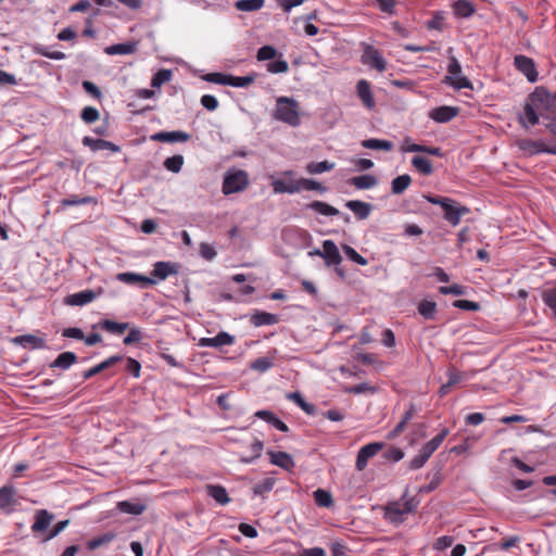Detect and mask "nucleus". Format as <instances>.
<instances>
[{
    "label": "nucleus",
    "mask_w": 556,
    "mask_h": 556,
    "mask_svg": "<svg viewBox=\"0 0 556 556\" xmlns=\"http://www.w3.org/2000/svg\"><path fill=\"white\" fill-rule=\"evenodd\" d=\"M190 139V135L188 132L176 130V131H159L151 136L152 141L157 142H187Z\"/></svg>",
    "instance_id": "ddd939ff"
},
{
    "label": "nucleus",
    "mask_w": 556,
    "mask_h": 556,
    "mask_svg": "<svg viewBox=\"0 0 556 556\" xmlns=\"http://www.w3.org/2000/svg\"><path fill=\"white\" fill-rule=\"evenodd\" d=\"M412 165L422 175L428 176L433 172L431 162L424 157L416 155L412 159Z\"/></svg>",
    "instance_id": "37998d69"
},
{
    "label": "nucleus",
    "mask_w": 556,
    "mask_h": 556,
    "mask_svg": "<svg viewBox=\"0 0 556 556\" xmlns=\"http://www.w3.org/2000/svg\"><path fill=\"white\" fill-rule=\"evenodd\" d=\"M13 342L25 349L38 350L46 348V340L34 334H23L15 337Z\"/></svg>",
    "instance_id": "4be33fe9"
},
{
    "label": "nucleus",
    "mask_w": 556,
    "mask_h": 556,
    "mask_svg": "<svg viewBox=\"0 0 556 556\" xmlns=\"http://www.w3.org/2000/svg\"><path fill=\"white\" fill-rule=\"evenodd\" d=\"M356 91L358 98L367 109H372L375 106V99L369 81L366 79L358 80L356 85Z\"/></svg>",
    "instance_id": "aec40b11"
},
{
    "label": "nucleus",
    "mask_w": 556,
    "mask_h": 556,
    "mask_svg": "<svg viewBox=\"0 0 556 556\" xmlns=\"http://www.w3.org/2000/svg\"><path fill=\"white\" fill-rule=\"evenodd\" d=\"M249 186V174L243 169L227 172L224 176L222 191L225 195L241 192Z\"/></svg>",
    "instance_id": "423d86ee"
},
{
    "label": "nucleus",
    "mask_w": 556,
    "mask_h": 556,
    "mask_svg": "<svg viewBox=\"0 0 556 556\" xmlns=\"http://www.w3.org/2000/svg\"><path fill=\"white\" fill-rule=\"evenodd\" d=\"M542 300L556 316V286L554 288L544 290L542 293Z\"/></svg>",
    "instance_id": "bf43d9fd"
},
{
    "label": "nucleus",
    "mask_w": 556,
    "mask_h": 556,
    "mask_svg": "<svg viewBox=\"0 0 556 556\" xmlns=\"http://www.w3.org/2000/svg\"><path fill=\"white\" fill-rule=\"evenodd\" d=\"M362 46L363 53L361 55V62L379 73L384 72L387 70V61L381 52L371 45L362 43Z\"/></svg>",
    "instance_id": "0eeeda50"
},
{
    "label": "nucleus",
    "mask_w": 556,
    "mask_h": 556,
    "mask_svg": "<svg viewBox=\"0 0 556 556\" xmlns=\"http://www.w3.org/2000/svg\"><path fill=\"white\" fill-rule=\"evenodd\" d=\"M540 116L534 111V108L527 99V102L523 108V113L519 116V124L525 127L529 128L531 126H534L539 123Z\"/></svg>",
    "instance_id": "393cba45"
},
{
    "label": "nucleus",
    "mask_w": 556,
    "mask_h": 556,
    "mask_svg": "<svg viewBox=\"0 0 556 556\" xmlns=\"http://www.w3.org/2000/svg\"><path fill=\"white\" fill-rule=\"evenodd\" d=\"M83 144L90 148L92 151L110 150L112 152H119L121 148L115 143L104 139H93L91 137H84Z\"/></svg>",
    "instance_id": "412c9836"
},
{
    "label": "nucleus",
    "mask_w": 556,
    "mask_h": 556,
    "mask_svg": "<svg viewBox=\"0 0 556 556\" xmlns=\"http://www.w3.org/2000/svg\"><path fill=\"white\" fill-rule=\"evenodd\" d=\"M336 164L329 161L323 162H311L306 165L305 169L308 174H321L324 172H329L334 168Z\"/></svg>",
    "instance_id": "c03bdc74"
},
{
    "label": "nucleus",
    "mask_w": 556,
    "mask_h": 556,
    "mask_svg": "<svg viewBox=\"0 0 556 556\" xmlns=\"http://www.w3.org/2000/svg\"><path fill=\"white\" fill-rule=\"evenodd\" d=\"M412 178L409 175H400L392 180L391 191L393 194H401L409 187Z\"/></svg>",
    "instance_id": "79ce46f5"
},
{
    "label": "nucleus",
    "mask_w": 556,
    "mask_h": 556,
    "mask_svg": "<svg viewBox=\"0 0 556 556\" xmlns=\"http://www.w3.org/2000/svg\"><path fill=\"white\" fill-rule=\"evenodd\" d=\"M446 376H447V383L451 387H454L457 383L467 379V376L464 371H460L453 366L447 369Z\"/></svg>",
    "instance_id": "864d4df0"
},
{
    "label": "nucleus",
    "mask_w": 556,
    "mask_h": 556,
    "mask_svg": "<svg viewBox=\"0 0 556 556\" xmlns=\"http://www.w3.org/2000/svg\"><path fill=\"white\" fill-rule=\"evenodd\" d=\"M16 490L12 485L0 488V509H8L15 505Z\"/></svg>",
    "instance_id": "2f4dec72"
},
{
    "label": "nucleus",
    "mask_w": 556,
    "mask_h": 556,
    "mask_svg": "<svg viewBox=\"0 0 556 556\" xmlns=\"http://www.w3.org/2000/svg\"><path fill=\"white\" fill-rule=\"evenodd\" d=\"M92 201L90 197L79 198L78 195H71L68 198H65L61 201V205L63 207L66 206H73V205H80V204H88Z\"/></svg>",
    "instance_id": "338daca9"
},
{
    "label": "nucleus",
    "mask_w": 556,
    "mask_h": 556,
    "mask_svg": "<svg viewBox=\"0 0 556 556\" xmlns=\"http://www.w3.org/2000/svg\"><path fill=\"white\" fill-rule=\"evenodd\" d=\"M70 523V520H61L43 536L42 542H48L60 534Z\"/></svg>",
    "instance_id": "69168bd1"
},
{
    "label": "nucleus",
    "mask_w": 556,
    "mask_h": 556,
    "mask_svg": "<svg viewBox=\"0 0 556 556\" xmlns=\"http://www.w3.org/2000/svg\"><path fill=\"white\" fill-rule=\"evenodd\" d=\"M528 100L539 116L549 118L555 113V99L543 88H536Z\"/></svg>",
    "instance_id": "20e7f679"
},
{
    "label": "nucleus",
    "mask_w": 556,
    "mask_h": 556,
    "mask_svg": "<svg viewBox=\"0 0 556 556\" xmlns=\"http://www.w3.org/2000/svg\"><path fill=\"white\" fill-rule=\"evenodd\" d=\"M454 543V538L451 535H443L438 538L433 543V548L435 551H443L450 546H452Z\"/></svg>",
    "instance_id": "774afa93"
},
{
    "label": "nucleus",
    "mask_w": 556,
    "mask_h": 556,
    "mask_svg": "<svg viewBox=\"0 0 556 556\" xmlns=\"http://www.w3.org/2000/svg\"><path fill=\"white\" fill-rule=\"evenodd\" d=\"M270 463L275 466H278L285 470L291 471L295 466L292 456L286 452H274L268 451Z\"/></svg>",
    "instance_id": "6ab92c4d"
},
{
    "label": "nucleus",
    "mask_w": 556,
    "mask_h": 556,
    "mask_svg": "<svg viewBox=\"0 0 556 556\" xmlns=\"http://www.w3.org/2000/svg\"><path fill=\"white\" fill-rule=\"evenodd\" d=\"M206 493L212 498L216 501V503L220 505L228 504L231 500L227 493V490L219 484H207L206 485Z\"/></svg>",
    "instance_id": "c85d7f7f"
},
{
    "label": "nucleus",
    "mask_w": 556,
    "mask_h": 556,
    "mask_svg": "<svg viewBox=\"0 0 556 556\" xmlns=\"http://www.w3.org/2000/svg\"><path fill=\"white\" fill-rule=\"evenodd\" d=\"M274 366L273 361L269 357H258L251 362L250 368L258 371V372H265L268 369H270Z\"/></svg>",
    "instance_id": "5fc2aeb1"
},
{
    "label": "nucleus",
    "mask_w": 556,
    "mask_h": 556,
    "mask_svg": "<svg viewBox=\"0 0 556 556\" xmlns=\"http://www.w3.org/2000/svg\"><path fill=\"white\" fill-rule=\"evenodd\" d=\"M345 206L351 210L358 219H366L371 212V205L359 200L348 201Z\"/></svg>",
    "instance_id": "bb28decb"
},
{
    "label": "nucleus",
    "mask_w": 556,
    "mask_h": 556,
    "mask_svg": "<svg viewBox=\"0 0 556 556\" xmlns=\"http://www.w3.org/2000/svg\"><path fill=\"white\" fill-rule=\"evenodd\" d=\"M236 339L228 332L220 331L214 338H201L198 345L201 348H219L223 345H232Z\"/></svg>",
    "instance_id": "f8f14e48"
},
{
    "label": "nucleus",
    "mask_w": 556,
    "mask_h": 556,
    "mask_svg": "<svg viewBox=\"0 0 556 556\" xmlns=\"http://www.w3.org/2000/svg\"><path fill=\"white\" fill-rule=\"evenodd\" d=\"M254 81V76H232L229 75L228 86L244 88Z\"/></svg>",
    "instance_id": "13d9d810"
},
{
    "label": "nucleus",
    "mask_w": 556,
    "mask_h": 556,
    "mask_svg": "<svg viewBox=\"0 0 556 556\" xmlns=\"http://www.w3.org/2000/svg\"><path fill=\"white\" fill-rule=\"evenodd\" d=\"M276 483V479L274 477H267L262 481L257 482L253 486L254 495L263 496L266 493H269Z\"/></svg>",
    "instance_id": "a18cd8bd"
},
{
    "label": "nucleus",
    "mask_w": 556,
    "mask_h": 556,
    "mask_svg": "<svg viewBox=\"0 0 556 556\" xmlns=\"http://www.w3.org/2000/svg\"><path fill=\"white\" fill-rule=\"evenodd\" d=\"M343 251L345 253V255L352 260L353 262H355L356 264L358 265H362V266H365L368 264V261L362 256L355 249H353L352 247L350 245H343Z\"/></svg>",
    "instance_id": "680f3d73"
},
{
    "label": "nucleus",
    "mask_w": 556,
    "mask_h": 556,
    "mask_svg": "<svg viewBox=\"0 0 556 556\" xmlns=\"http://www.w3.org/2000/svg\"><path fill=\"white\" fill-rule=\"evenodd\" d=\"M424 199L431 204L440 205L444 219L453 227L458 226L462 217L470 213L467 206L447 197L424 194Z\"/></svg>",
    "instance_id": "f257e3e1"
},
{
    "label": "nucleus",
    "mask_w": 556,
    "mask_h": 556,
    "mask_svg": "<svg viewBox=\"0 0 556 556\" xmlns=\"http://www.w3.org/2000/svg\"><path fill=\"white\" fill-rule=\"evenodd\" d=\"M254 416L273 425L277 430H279L281 432L289 431V427L270 410H266V409L257 410L254 414Z\"/></svg>",
    "instance_id": "a878e982"
},
{
    "label": "nucleus",
    "mask_w": 556,
    "mask_h": 556,
    "mask_svg": "<svg viewBox=\"0 0 556 556\" xmlns=\"http://www.w3.org/2000/svg\"><path fill=\"white\" fill-rule=\"evenodd\" d=\"M516 146L527 155L548 153L556 155V146H547L543 141L532 139H519Z\"/></svg>",
    "instance_id": "1a4fd4ad"
},
{
    "label": "nucleus",
    "mask_w": 556,
    "mask_h": 556,
    "mask_svg": "<svg viewBox=\"0 0 556 556\" xmlns=\"http://www.w3.org/2000/svg\"><path fill=\"white\" fill-rule=\"evenodd\" d=\"M454 14L457 17H469L475 13V5L468 0H457L453 4Z\"/></svg>",
    "instance_id": "e433bc0d"
},
{
    "label": "nucleus",
    "mask_w": 556,
    "mask_h": 556,
    "mask_svg": "<svg viewBox=\"0 0 556 556\" xmlns=\"http://www.w3.org/2000/svg\"><path fill=\"white\" fill-rule=\"evenodd\" d=\"M298 187L299 192L301 190H313V191H319L324 192L326 191V188L318 181L307 178H300L298 179Z\"/></svg>",
    "instance_id": "603ef678"
},
{
    "label": "nucleus",
    "mask_w": 556,
    "mask_h": 556,
    "mask_svg": "<svg viewBox=\"0 0 556 556\" xmlns=\"http://www.w3.org/2000/svg\"><path fill=\"white\" fill-rule=\"evenodd\" d=\"M377 391H378L377 387L371 386L367 382H362V383L351 386L345 389V392L351 393V394H362V393H366V392L374 394Z\"/></svg>",
    "instance_id": "6e6d98bb"
},
{
    "label": "nucleus",
    "mask_w": 556,
    "mask_h": 556,
    "mask_svg": "<svg viewBox=\"0 0 556 556\" xmlns=\"http://www.w3.org/2000/svg\"><path fill=\"white\" fill-rule=\"evenodd\" d=\"M122 359H123V356H119V355L111 356V357L106 358L105 361L101 362L100 364H98V365L87 369L86 371H84L83 377H84L85 380H88L91 377L98 375L99 372H101V371L110 368L111 366L117 364Z\"/></svg>",
    "instance_id": "b1692460"
},
{
    "label": "nucleus",
    "mask_w": 556,
    "mask_h": 556,
    "mask_svg": "<svg viewBox=\"0 0 556 556\" xmlns=\"http://www.w3.org/2000/svg\"><path fill=\"white\" fill-rule=\"evenodd\" d=\"M275 193H298V180L286 181L283 179H276L271 182Z\"/></svg>",
    "instance_id": "473e14b6"
},
{
    "label": "nucleus",
    "mask_w": 556,
    "mask_h": 556,
    "mask_svg": "<svg viewBox=\"0 0 556 556\" xmlns=\"http://www.w3.org/2000/svg\"><path fill=\"white\" fill-rule=\"evenodd\" d=\"M172 79V71L169 70H160L154 74L151 80V86L154 88H160L163 84L169 81Z\"/></svg>",
    "instance_id": "4d7b16f0"
},
{
    "label": "nucleus",
    "mask_w": 556,
    "mask_h": 556,
    "mask_svg": "<svg viewBox=\"0 0 556 556\" xmlns=\"http://www.w3.org/2000/svg\"><path fill=\"white\" fill-rule=\"evenodd\" d=\"M437 312V303L433 301L422 300L418 304V313L426 319H433Z\"/></svg>",
    "instance_id": "8fccbe9b"
},
{
    "label": "nucleus",
    "mask_w": 556,
    "mask_h": 556,
    "mask_svg": "<svg viewBox=\"0 0 556 556\" xmlns=\"http://www.w3.org/2000/svg\"><path fill=\"white\" fill-rule=\"evenodd\" d=\"M117 280L127 285H136L139 283L141 288H148L150 286L155 285V280L140 274L136 273H119L116 276Z\"/></svg>",
    "instance_id": "4468645a"
},
{
    "label": "nucleus",
    "mask_w": 556,
    "mask_h": 556,
    "mask_svg": "<svg viewBox=\"0 0 556 556\" xmlns=\"http://www.w3.org/2000/svg\"><path fill=\"white\" fill-rule=\"evenodd\" d=\"M264 448L263 441L255 439L253 443L250 446L251 455L250 456H242L240 460L244 464H250L254 462L255 459L260 458L262 455Z\"/></svg>",
    "instance_id": "49530a36"
},
{
    "label": "nucleus",
    "mask_w": 556,
    "mask_h": 556,
    "mask_svg": "<svg viewBox=\"0 0 556 556\" xmlns=\"http://www.w3.org/2000/svg\"><path fill=\"white\" fill-rule=\"evenodd\" d=\"M415 414L414 406L412 405L409 409L403 415L401 421L394 427V429L388 434L389 440H393L399 437L406 428L407 424L413 419Z\"/></svg>",
    "instance_id": "ea45409f"
},
{
    "label": "nucleus",
    "mask_w": 556,
    "mask_h": 556,
    "mask_svg": "<svg viewBox=\"0 0 556 556\" xmlns=\"http://www.w3.org/2000/svg\"><path fill=\"white\" fill-rule=\"evenodd\" d=\"M349 184L354 186L356 189L366 190V189H370V188H374L375 186H377L378 180L375 176L366 174V175L352 177L349 180Z\"/></svg>",
    "instance_id": "7c9ffc66"
},
{
    "label": "nucleus",
    "mask_w": 556,
    "mask_h": 556,
    "mask_svg": "<svg viewBox=\"0 0 556 556\" xmlns=\"http://www.w3.org/2000/svg\"><path fill=\"white\" fill-rule=\"evenodd\" d=\"M265 4V0H238L235 8L242 12H254L261 10Z\"/></svg>",
    "instance_id": "a19ab883"
},
{
    "label": "nucleus",
    "mask_w": 556,
    "mask_h": 556,
    "mask_svg": "<svg viewBox=\"0 0 556 556\" xmlns=\"http://www.w3.org/2000/svg\"><path fill=\"white\" fill-rule=\"evenodd\" d=\"M179 265L172 262H156L153 265L152 276L159 280H165L168 276L178 274Z\"/></svg>",
    "instance_id": "dca6fc26"
},
{
    "label": "nucleus",
    "mask_w": 556,
    "mask_h": 556,
    "mask_svg": "<svg viewBox=\"0 0 556 556\" xmlns=\"http://www.w3.org/2000/svg\"><path fill=\"white\" fill-rule=\"evenodd\" d=\"M314 500L319 507L329 508L333 505L332 495L330 494V492L324 489H317L314 492Z\"/></svg>",
    "instance_id": "de8ad7c7"
},
{
    "label": "nucleus",
    "mask_w": 556,
    "mask_h": 556,
    "mask_svg": "<svg viewBox=\"0 0 556 556\" xmlns=\"http://www.w3.org/2000/svg\"><path fill=\"white\" fill-rule=\"evenodd\" d=\"M77 362V356L74 352H63L50 364L51 368L58 367L61 369H68Z\"/></svg>",
    "instance_id": "72a5a7b5"
},
{
    "label": "nucleus",
    "mask_w": 556,
    "mask_h": 556,
    "mask_svg": "<svg viewBox=\"0 0 556 556\" xmlns=\"http://www.w3.org/2000/svg\"><path fill=\"white\" fill-rule=\"evenodd\" d=\"M137 43L135 42H124L109 46L104 49V52L109 55L116 54H131L136 52Z\"/></svg>",
    "instance_id": "c9c22d12"
},
{
    "label": "nucleus",
    "mask_w": 556,
    "mask_h": 556,
    "mask_svg": "<svg viewBox=\"0 0 556 556\" xmlns=\"http://www.w3.org/2000/svg\"><path fill=\"white\" fill-rule=\"evenodd\" d=\"M307 207L325 216H336L340 214L338 208L323 201H313L307 204Z\"/></svg>",
    "instance_id": "58836bf2"
},
{
    "label": "nucleus",
    "mask_w": 556,
    "mask_h": 556,
    "mask_svg": "<svg viewBox=\"0 0 556 556\" xmlns=\"http://www.w3.org/2000/svg\"><path fill=\"white\" fill-rule=\"evenodd\" d=\"M362 147L370 150H382V151H391L393 150V142L384 139L370 138L365 139L361 142Z\"/></svg>",
    "instance_id": "f704fd0d"
},
{
    "label": "nucleus",
    "mask_w": 556,
    "mask_h": 556,
    "mask_svg": "<svg viewBox=\"0 0 556 556\" xmlns=\"http://www.w3.org/2000/svg\"><path fill=\"white\" fill-rule=\"evenodd\" d=\"M184 163H185L184 156L180 155V154H177V155H173V156L167 157L164 161V167L168 172L179 173L181 170V168H182Z\"/></svg>",
    "instance_id": "3c124183"
},
{
    "label": "nucleus",
    "mask_w": 556,
    "mask_h": 556,
    "mask_svg": "<svg viewBox=\"0 0 556 556\" xmlns=\"http://www.w3.org/2000/svg\"><path fill=\"white\" fill-rule=\"evenodd\" d=\"M323 258L327 266H334V271L340 278L345 277V271L339 266L342 262V256L332 240H325L323 242Z\"/></svg>",
    "instance_id": "6e6552de"
},
{
    "label": "nucleus",
    "mask_w": 556,
    "mask_h": 556,
    "mask_svg": "<svg viewBox=\"0 0 556 556\" xmlns=\"http://www.w3.org/2000/svg\"><path fill=\"white\" fill-rule=\"evenodd\" d=\"M418 501L415 497L389 503L384 507V518L394 525H400L405 520V516L416 510Z\"/></svg>",
    "instance_id": "7ed1b4c3"
},
{
    "label": "nucleus",
    "mask_w": 556,
    "mask_h": 556,
    "mask_svg": "<svg viewBox=\"0 0 556 556\" xmlns=\"http://www.w3.org/2000/svg\"><path fill=\"white\" fill-rule=\"evenodd\" d=\"M459 109L456 106L442 105L430 111L429 116L437 123H447L456 117Z\"/></svg>",
    "instance_id": "2eb2a0df"
},
{
    "label": "nucleus",
    "mask_w": 556,
    "mask_h": 556,
    "mask_svg": "<svg viewBox=\"0 0 556 556\" xmlns=\"http://www.w3.org/2000/svg\"><path fill=\"white\" fill-rule=\"evenodd\" d=\"M383 443L381 442H372L369 444L364 445L359 448L356 457L355 467L358 471H363L368 460L378 454L383 448Z\"/></svg>",
    "instance_id": "9d476101"
},
{
    "label": "nucleus",
    "mask_w": 556,
    "mask_h": 556,
    "mask_svg": "<svg viewBox=\"0 0 556 556\" xmlns=\"http://www.w3.org/2000/svg\"><path fill=\"white\" fill-rule=\"evenodd\" d=\"M100 328L112 334H122L128 329V323H117L111 319H104L99 324Z\"/></svg>",
    "instance_id": "4c0bfd02"
},
{
    "label": "nucleus",
    "mask_w": 556,
    "mask_h": 556,
    "mask_svg": "<svg viewBox=\"0 0 556 556\" xmlns=\"http://www.w3.org/2000/svg\"><path fill=\"white\" fill-rule=\"evenodd\" d=\"M279 323V317L276 314H271L264 311H256L251 316V324L255 327H261L265 325H275Z\"/></svg>",
    "instance_id": "cd10ccee"
},
{
    "label": "nucleus",
    "mask_w": 556,
    "mask_h": 556,
    "mask_svg": "<svg viewBox=\"0 0 556 556\" xmlns=\"http://www.w3.org/2000/svg\"><path fill=\"white\" fill-rule=\"evenodd\" d=\"M80 117L86 124H92L99 119L100 113L93 106H86L83 109Z\"/></svg>",
    "instance_id": "052dcab7"
},
{
    "label": "nucleus",
    "mask_w": 556,
    "mask_h": 556,
    "mask_svg": "<svg viewBox=\"0 0 556 556\" xmlns=\"http://www.w3.org/2000/svg\"><path fill=\"white\" fill-rule=\"evenodd\" d=\"M54 516L46 509H39L35 515V522L31 526L33 533L46 531L51 525Z\"/></svg>",
    "instance_id": "a211bd4d"
},
{
    "label": "nucleus",
    "mask_w": 556,
    "mask_h": 556,
    "mask_svg": "<svg viewBox=\"0 0 556 556\" xmlns=\"http://www.w3.org/2000/svg\"><path fill=\"white\" fill-rule=\"evenodd\" d=\"M515 67L522 73L527 79L531 83L536 81L538 71L535 68L534 61L526 55H516L514 59Z\"/></svg>",
    "instance_id": "9b49d317"
},
{
    "label": "nucleus",
    "mask_w": 556,
    "mask_h": 556,
    "mask_svg": "<svg viewBox=\"0 0 556 556\" xmlns=\"http://www.w3.org/2000/svg\"><path fill=\"white\" fill-rule=\"evenodd\" d=\"M448 433L450 430L447 428H443L433 439L424 444L420 450L431 457V455L439 448Z\"/></svg>",
    "instance_id": "c756f323"
},
{
    "label": "nucleus",
    "mask_w": 556,
    "mask_h": 556,
    "mask_svg": "<svg viewBox=\"0 0 556 556\" xmlns=\"http://www.w3.org/2000/svg\"><path fill=\"white\" fill-rule=\"evenodd\" d=\"M288 70V62L281 59L267 64V71L273 74L287 73Z\"/></svg>",
    "instance_id": "0e129e2a"
},
{
    "label": "nucleus",
    "mask_w": 556,
    "mask_h": 556,
    "mask_svg": "<svg viewBox=\"0 0 556 556\" xmlns=\"http://www.w3.org/2000/svg\"><path fill=\"white\" fill-rule=\"evenodd\" d=\"M96 299V294L92 290H84L70 294L65 298V304L72 306H83L92 302Z\"/></svg>",
    "instance_id": "5701e85b"
},
{
    "label": "nucleus",
    "mask_w": 556,
    "mask_h": 556,
    "mask_svg": "<svg viewBox=\"0 0 556 556\" xmlns=\"http://www.w3.org/2000/svg\"><path fill=\"white\" fill-rule=\"evenodd\" d=\"M401 151L404 153H406V152H422V153H426L429 155H434V156L443 155L440 148L429 147V146H424V144H418V143H412L409 138L404 139V141L401 146Z\"/></svg>",
    "instance_id": "f3484780"
},
{
    "label": "nucleus",
    "mask_w": 556,
    "mask_h": 556,
    "mask_svg": "<svg viewBox=\"0 0 556 556\" xmlns=\"http://www.w3.org/2000/svg\"><path fill=\"white\" fill-rule=\"evenodd\" d=\"M274 117L277 121L283 122L292 127H296L301 124V117L299 114V102L289 97H280L276 101V109Z\"/></svg>",
    "instance_id": "f03ea898"
},
{
    "label": "nucleus",
    "mask_w": 556,
    "mask_h": 556,
    "mask_svg": "<svg viewBox=\"0 0 556 556\" xmlns=\"http://www.w3.org/2000/svg\"><path fill=\"white\" fill-rule=\"evenodd\" d=\"M447 73L448 75L444 77L443 84L453 87L455 90L473 89L472 83L466 76H462L460 63L454 55L450 56Z\"/></svg>",
    "instance_id": "39448f33"
},
{
    "label": "nucleus",
    "mask_w": 556,
    "mask_h": 556,
    "mask_svg": "<svg viewBox=\"0 0 556 556\" xmlns=\"http://www.w3.org/2000/svg\"><path fill=\"white\" fill-rule=\"evenodd\" d=\"M277 50L273 46H263L257 50L256 59L257 61H267L276 58Z\"/></svg>",
    "instance_id": "e2e57ef3"
},
{
    "label": "nucleus",
    "mask_w": 556,
    "mask_h": 556,
    "mask_svg": "<svg viewBox=\"0 0 556 556\" xmlns=\"http://www.w3.org/2000/svg\"><path fill=\"white\" fill-rule=\"evenodd\" d=\"M119 511L130 515H140L144 510V506L140 503H131L128 501H122L117 503Z\"/></svg>",
    "instance_id": "09e8293b"
}]
</instances>
